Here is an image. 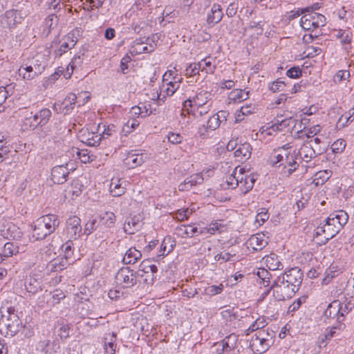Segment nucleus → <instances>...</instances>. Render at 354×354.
Wrapping results in <instances>:
<instances>
[{
	"label": "nucleus",
	"mask_w": 354,
	"mask_h": 354,
	"mask_svg": "<svg viewBox=\"0 0 354 354\" xmlns=\"http://www.w3.org/2000/svg\"><path fill=\"white\" fill-rule=\"evenodd\" d=\"M183 77L174 75L172 71H167L163 75V85L161 93H165L167 95L171 96L180 87Z\"/></svg>",
	"instance_id": "8"
},
{
	"label": "nucleus",
	"mask_w": 354,
	"mask_h": 354,
	"mask_svg": "<svg viewBox=\"0 0 354 354\" xmlns=\"http://www.w3.org/2000/svg\"><path fill=\"white\" fill-rule=\"evenodd\" d=\"M71 262L66 258H57L48 264V269L50 272H59L64 270Z\"/></svg>",
	"instance_id": "32"
},
{
	"label": "nucleus",
	"mask_w": 354,
	"mask_h": 354,
	"mask_svg": "<svg viewBox=\"0 0 354 354\" xmlns=\"http://www.w3.org/2000/svg\"><path fill=\"white\" fill-rule=\"evenodd\" d=\"M297 157L299 156L304 161L308 162L316 156L315 149L313 148L312 141L304 143L298 152H296Z\"/></svg>",
	"instance_id": "26"
},
{
	"label": "nucleus",
	"mask_w": 354,
	"mask_h": 354,
	"mask_svg": "<svg viewBox=\"0 0 354 354\" xmlns=\"http://www.w3.org/2000/svg\"><path fill=\"white\" fill-rule=\"evenodd\" d=\"M82 55H75L72 61L70 62L68 66L67 67V71H69V68L71 70V73L76 68L80 67L83 63L84 58L82 57Z\"/></svg>",
	"instance_id": "50"
},
{
	"label": "nucleus",
	"mask_w": 354,
	"mask_h": 354,
	"mask_svg": "<svg viewBox=\"0 0 354 354\" xmlns=\"http://www.w3.org/2000/svg\"><path fill=\"white\" fill-rule=\"evenodd\" d=\"M77 41V39L74 32H69L63 39V42L68 44L70 48H73Z\"/></svg>",
	"instance_id": "56"
},
{
	"label": "nucleus",
	"mask_w": 354,
	"mask_h": 354,
	"mask_svg": "<svg viewBox=\"0 0 354 354\" xmlns=\"http://www.w3.org/2000/svg\"><path fill=\"white\" fill-rule=\"evenodd\" d=\"M81 220L79 217L73 216L66 221V235L70 240L77 239L82 232Z\"/></svg>",
	"instance_id": "12"
},
{
	"label": "nucleus",
	"mask_w": 354,
	"mask_h": 354,
	"mask_svg": "<svg viewBox=\"0 0 354 354\" xmlns=\"http://www.w3.org/2000/svg\"><path fill=\"white\" fill-rule=\"evenodd\" d=\"M339 232L330 224L326 220L324 225L318 226L316 229V236L324 235V243H327L330 239H333Z\"/></svg>",
	"instance_id": "23"
},
{
	"label": "nucleus",
	"mask_w": 354,
	"mask_h": 354,
	"mask_svg": "<svg viewBox=\"0 0 354 354\" xmlns=\"http://www.w3.org/2000/svg\"><path fill=\"white\" fill-rule=\"evenodd\" d=\"M286 84L284 81L277 80L269 84V89L273 93L284 91Z\"/></svg>",
	"instance_id": "49"
},
{
	"label": "nucleus",
	"mask_w": 354,
	"mask_h": 354,
	"mask_svg": "<svg viewBox=\"0 0 354 354\" xmlns=\"http://www.w3.org/2000/svg\"><path fill=\"white\" fill-rule=\"evenodd\" d=\"M220 125L221 123L219 122V119L214 114L209 118L207 122L206 127L209 130L214 131L218 128Z\"/></svg>",
	"instance_id": "53"
},
{
	"label": "nucleus",
	"mask_w": 354,
	"mask_h": 354,
	"mask_svg": "<svg viewBox=\"0 0 354 354\" xmlns=\"http://www.w3.org/2000/svg\"><path fill=\"white\" fill-rule=\"evenodd\" d=\"M236 169L237 167L235 168L234 171L231 175L227 176L226 178V183L227 185V188L234 189L239 186L240 175L239 176H236Z\"/></svg>",
	"instance_id": "46"
},
{
	"label": "nucleus",
	"mask_w": 354,
	"mask_h": 354,
	"mask_svg": "<svg viewBox=\"0 0 354 354\" xmlns=\"http://www.w3.org/2000/svg\"><path fill=\"white\" fill-rule=\"evenodd\" d=\"M39 68H33L32 65L21 66L18 70V74L24 80H30L39 75Z\"/></svg>",
	"instance_id": "30"
},
{
	"label": "nucleus",
	"mask_w": 354,
	"mask_h": 354,
	"mask_svg": "<svg viewBox=\"0 0 354 354\" xmlns=\"http://www.w3.org/2000/svg\"><path fill=\"white\" fill-rule=\"evenodd\" d=\"M24 287L27 292L35 295L41 290L40 282L32 277L27 278L24 282Z\"/></svg>",
	"instance_id": "38"
},
{
	"label": "nucleus",
	"mask_w": 354,
	"mask_h": 354,
	"mask_svg": "<svg viewBox=\"0 0 354 354\" xmlns=\"http://www.w3.org/2000/svg\"><path fill=\"white\" fill-rule=\"evenodd\" d=\"M102 135L95 133L94 132H89L87 130L82 131L79 138L80 140L90 147H95L99 145Z\"/></svg>",
	"instance_id": "24"
},
{
	"label": "nucleus",
	"mask_w": 354,
	"mask_h": 354,
	"mask_svg": "<svg viewBox=\"0 0 354 354\" xmlns=\"http://www.w3.org/2000/svg\"><path fill=\"white\" fill-rule=\"evenodd\" d=\"M156 44H149L143 41L142 39H136L131 45L130 53L133 55H138L142 53H151L154 51Z\"/></svg>",
	"instance_id": "19"
},
{
	"label": "nucleus",
	"mask_w": 354,
	"mask_h": 354,
	"mask_svg": "<svg viewBox=\"0 0 354 354\" xmlns=\"http://www.w3.org/2000/svg\"><path fill=\"white\" fill-rule=\"evenodd\" d=\"M305 120H306L304 119L301 121H297L295 119H293L292 117L281 120L277 118L276 121L268 128L270 131L268 134L271 135L272 131H282L291 124L294 125L293 128L295 129H301V125L303 124V121Z\"/></svg>",
	"instance_id": "14"
},
{
	"label": "nucleus",
	"mask_w": 354,
	"mask_h": 354,
	"mask_svg": "<svg viewBox=\"0 0 354 354\" xmlns=\"http://www.w3.org/2000/svg\"><path fill=\"white\" fill-rule=\"evenodd\" d=\"M62 250L64 252V257L69 261L73 254V240L68 239L62 245Z\"/></svg>",
	"instance_id": "42"
},
{
	"label": "nucleus",
	"mask_w": 354,
	"mask_h": 354,
	"mask_svg": "<svg viewBox=\"0 0 354 354\" xmlns=\"http://www.w3.org/2000/svg\"><path fill=\"white\" fill-rule=\"evenodd\" d=\"M303 273L298 268H292L273 281L268 291L272 290L273 297L277 301L291 298L299 289Z\"/></svg>",
	"instance_id": "1"
},
{
	"label": "nucleus",
	"mask_w": 354,
	"mask_h": 354,
	"mask_svg": "<svg viewBox=\"0 0 354 354\" xmlns=\"http://www.w3.org/2000/svg\"><path fill=\"white\" fill-rule=\"evenodd\" d=\"M326 220L340 232L342 227L347 223L348 216L345 211L338 210L331 213Z\"/></svg>",
	"instance_id": "16"
},
{
	"label": "nucleus",
	"mask_w": 354,
	"mask_h": 354,
	"mask_svg": "<svg viewBox=\"0 0 354 354\" xmlns=\"http://www.w3.org/2000/svg\"><path fill=\"white\" fill-rule=\"evenodd\" d=\"M198 63L200 65L201 71L206 74H213L216 68L215 59L211 57H207Z\"/></svg>",
	"instance_id": "34"
},
{
	"label": "nucleus",
	"mask_w": 354,
	"mask_h": 354,
	"mask_svg": "<svg viewBox=\"0 0 354 354\" xmlns=\"http://www.w3.org/2000/svg\"><path fill=\"white\" fill-rule=\"evenodd\" d=\"M346 147V142L343 139H338L331 145L333 152L339 153H342Z\"/></svg>",
	"instance_id": "51"
},
{
	"label": "nucleus",
	"mask_w": 354,
	"mask_h": 354,
	"mask_svg": "<svg viewBox=\"0 0 354 354\" xmlns=\"http://www.w3.org/2000/svg\"><path fill=\"white\" fill-rule=\"evenodd\" d=\"M236 253L234 252H227V251H223L219 254H217L214 257V260L216 261H220L222 262H227L232 261V258L235 257Z\"/></svg>",
	"instance_id": "45"
},
{
	"label": "nucleus",
	"mask_w": 354,
	"mask_h": 354,
	"mask_svg": "<svg viewBox=\"0 0 354 354\" xmlns=\"http://www.w3.org/2000/svg\"><path fill=\"white\" fill-rule=\"evenodd\" d=\"M339 305L340 301L335 300L331 302L324 312V315L328 318L337 317L339 322H341L339 319Z\"/></svg>",
	"instance_id": "35"
},
{
	"label": "nucleus",
	"mask_w": 354,
	"mask_h": 354,
	"mask_svg": "<svg viewBox=\"0 0 354 354\" xmlns=\"http://www.w3.org/2000/svg\"><path fill=\"white\" fill-rule=\"evenodd\" d=\"M168 141L174 145H178L183 142V137L180 133L169 132L167 135Z\"/></svg>",
	"instance_id": "54"
},
{
	"label": "nucleus",
	"mask_w": 354,
	"mask_h": 354,
	"mask_svg": "<svg viewBox=\"0 0 354 354\" xmlns=\"http://www.w3.org/2000/svg\"><path fill=\"white\" fill-rule=\"evenodd\" d=\"M142 227L140 216L134 215L127 217L124 223V232L129 234H133Z\"/></svg>",
	"instance_id": "20"
},
{
	"label": "nucleus",
	"mask_w": 354,
	"mask_h": 354,
	"mask_svg": "<svg viewBox=\"0 0 354 354\" xmlns=\"http://www.w3.org/2000/svg\"><path fill=\"white\" fill-rule=\"evenodd\" d=\"M224 290V286L222 283H219L218 285H209L204 290V294L213 297L217 295L221 294Z\"/></svg>",
	"instance_id": "41"
},
{
	"label": "nucleus",
	"mask_w": 354,
	"mask_h": 354,
	"mask_svg": "<svg viewBox=\"0 0 354 354\" xmlns=\"http://www.w3.org/2000/svg\"><path fill=\"white\" fill-rule=\"evenodd\" d=\"M203 180L204 178L201 174H194L181 183L178 185V189L181 192L189 190L193 186L202 184Z\"/></svg>",
	"instance_id": "25"
},
{
	"label": "nucleus",
	"mask_w": 354,
	"mask_h": 354,
	"mask_svg": "<svg viewBox=\"0 0 354 354\" xmlns=\"http://www.w3.org/2000/svg\"><path fill=\"white\" fill-rule=\"evenodd\" d=\"M77 96L74 93H70L60 104H55L53 109L59 113L67 115L71 113L76 102Z\"/></svg>",
	"instance_id": "17"
},
{
	"label": "nucleus",
	"mask_w": 354,
	"mask_h": 354,
	"mask_svg": "<svg viewBox=\"0 0 354 354\" xmlns=\"http://www.w3.org/2000/svg\"><path fill=\"white\" fill-rule=\"evenodd\" d=\"M252 147L250 143L244 142L239 144L234 152V156L239 161H245L251 156Z\"/></svg>",
	"instance_id": "27"
},
{
	"label": "nucleus",
	"mask_w": 354,
	"mask_h": 354,
	"mask_svg": "<svg viewBox=\"0 0 354 354\" xmlns=\"http://www.w3.org/2000/svg\"><path fill=\"white\" fill-rule=\"evenodd\" d=\"M142 257V253L135 247L130 248L124 254L122 262L124 264H134Z\"/></svg>",
	"instance_id": "31"
},
{
	"label": "nucleus",
	"mask_w": 354,
	"mask_h": 354,
	"mask_svg": "<svg viewBox=\"0 0 354 354\" xmlns=\"http://www.w3.org/2000/svg\"><path fill=\"white\" fill-rule=\"evenodd\" d=\"M337 37L340 39V41L342 44H350L352 39V37L348 32H346L342 30H339L337 35Z\"/></svg>",
	"instance_id": "58"
},
{
	"label": "nucleus",
	"mask_w": 354,
	"mask_h": 354,
	"mask_svg": "<svg viewBox=\"0 0 354 354\" xmlns=\"http://www.w3.org/2000/svg\"><path fill=\"white\" fill-rule=\"evenodd\" d=\"M110 192L113 196L118 197L125 193V188L122 187L121 184L114 182L112 180L110 185Z\"/></svg>",
	"instance_id": "43"
},
{
	"label": "nucleus",
	"mask_w": 354,
	"mask_h": 354,
	"mask_svg": "<svg viewBox=\"0 0 354 354\" xmlns=\"http://www.w3.org/2000/svg\"><path fill=\"white\" fill-rule=\"evenodd\" d=\"M299 24L303 29L314 31L325 26L326 17L322 14L312 12L303 16Z\"/></svg>",
	"instance_id": "6"
},
{
	"label": "nucleus",
	"mask_w": 354,
	"mask_h": 354,
	"mask_svg": "<svg viewBox=\"0 0 354 354\" xmlns=\"http://www.w3.org/2000/svg\"><path fill=\"white\" fill-rule=\"evenodd\" d=\"M26 15V13L21 10H7L3 15L0 16V26L3 28H14L18 24L21 23Z\"/></svg>",
	"instance_id": "7"
},
{
	"label": "nucleus",
	"mask_w": 354,
	"mask_h": 354,
	"mask_svg": "<svg viewBox=\"0 0 354 354\" xmlns=\"http://www.w3.org/2000/svg\"><path fill=\"white\" fill-rule=\"evenodd\" d=\"M238 10V2H232L231 3L226 9V15L228 17H234L237 12Z\"/></svg>",
	"instance_id": "61"
},
{
	"label": "nucleus",
	"mask_w": 354,
	"mask_h": 354,
	"mask_svg": "<svg viewBox=\"0 0 354 354\" xmlns=\"http://www.w3.org/2000/svg\"><path fill=\"white\" fill-rule=\"evenodd\" d=\"M346 328V325L344 323L339 322L337 326L331 327L329 330L326 329L325 333V338L331 339L333 337H337L339 333Z\"/></svg>",
	"instance_id": "40"
},
{
	"label": "nucleus",
	"mask_w": 354,
	"mask_h": 354,
	"mask_svg": "<svg viewBox=\"0 0 354 354\" xmlns=\"http://www.w3.org/2000/svg\"><path fill=\"white\" fill-rule=\"evenodd\" d=\"M211 96L212 94L210 93L205 91H201L192 98H189L184 101L183 104V109H189V108L195 106L212 104V103L209 102Z\"/></svg>",
	"instance_id": "11"
},
{
	"label": "nucleus",
	"mask_w": 354,
	"mask_h": 354,
	"mask_svg": "<svg viewBox=\"0 0 354 354\" xmlns=\"http://www.w3.org/2000/svg\"><path fill=\"white\" fill-rule=\"evenodd\" d=\"M276 332L267 328L255 333L250 342V347L255 354L266 353L274 344Z\"/></svg>",
	"instance_id": "5"
},
{
	"label": "nucleus",
	"mask_w": 354,
	"mask_h": 354,
	"mask_svg": "<svg viewBox=\"0 0 354 354\" xmlns=\"http://www.w3.org/2000/svg\"><path fill=\"white\" fill-rule=\"evenodd\" d=\"M351 304H343L340 302L339 305V319L341 322L344 320V317L351 310Z\"/></svg>",
	"instance_id": "55"
},
{
	"label": "nucleus",
	"mask_w": 354,
	"mask_h": 354,
	"mask_svg": "<svg viewBox=\"0 0 354 354\" xmlns=\"http://www.w3.org/2000/svg\"><path fill=\"white\" fill-rule=\"evenodd\" d=\"M239 340L238 335L232 333L227 336L223 341V349L224 351H230L235 349L237 346V342Z\"/></svg>",
	"instance_id": "37"
},
{
	"label": "nucleus",
	"mask_w": 354,
	"mask_h": 354,
	"mask_svg": "<svg viewBox=\"0 0 354 354\" xmlns=\"http://www.w3.org/2000/svg\"><path fill=\"white\" fill-rule=\"evenodd\" d=\"M59 346L56 342L51 341L50 339L46 338L44 335L41 336L39 340L35 345L37 354H51L57 352Z\"/></svg>",
	"instance_id": "13"
},
{
	"label": "nucleus",
	"mask_w": 354,
	"mask_h": 354,
	"mask_svg": "<svg viewBox=\"0 0 354 354\" xmlns=\"http://www.w3.org/2000/svg\"><path fill=\"white\" fill-rule=\"evenodd\" d=\"M116 216L111 212H105L100 216V221L106 227H113L115 225Z\"/></svg>",
	"instance_id": "39"
},
{
	"label": "nucleus",
	"mask_w": 354,
	"mask_h": 354,
	"mask_svg": "<svg viewBox=\"0 0 354 354\" xmlns=\"http://www.w3.org/2000/svg\"><path fill=\"white\" fill-rule=\"evenodd\" d=\"M286 75L290 78H299L301 75V71L299 66H294L287 71Z\"/></svg>",
	"instance_id": "60"
},
{
	"label": "nucleus",
	"mask_w": 354,
	"mask_h": 354,
	"mask_svg": "<svg viewBox=\"0 0 354 354\" xmlns=\"http://www.w3.org/2000/svg\"><path fill=\"white\" fill-rule=\"evenodd\" d=\"M158 268L153 264L151 260L145 259L139 265L136 272L138 277L144 278L145 282L147 284H152L156 278Z\"/></svg>",
	"instance_id": "10"
},
{
	"label": "nucleus",
	"mask_w": 354,
	"mask_h": 354,
	"mask_svg": "<svg viewBox=\"0 0 354 354\" xmlns=\"http://www.w3.org/2000/svg\"><path fill=\"white\" fill-rule=\"evenodd\" d=\"M68 174V169L64 165L55 166L51 171V180L54 183L63 184L66 181Z\"/></svg>",
	"instance_id": "22"
},
{
	"label": "nucleus",
	"mask_w": 354,
	"mask_h": 354,
	"mask_svg": "<svg viewBox=\"0 0 354 354\" xmlns=\"http://www.w3.org/2000/svg\"><path fill=\"white\" fill-rule=\"evenodd\" d=\"M350 77V72L348 70H340L334 76V81L336 83H340Z\"/></svg>",
	"instance_id": "52"
},
{
	"label": "nucleus",
	"mask_w": 354,
	"mask_h": 354,
	"mask_svg": "<svg viewBox=\"0 0 354 354\" xmlns=\"http://www.w3.org/2000/svg\"><path fill=\"white\" fill-rule=\"evenodd\" d=\"M239 186L243 194L249 192L254 187L257 180V175L254 173L245 174L243 169H239Z\"/></svg>",
	"instance_id": "15"
},
{
	"label": "nucleus",
	"mask_w": 354,
	"mask_h": 354,
	"mask_svg": "<svg viewBox=\"0 0 354 354\" xmlns=\"http://www.w3.org/2000/svg\"><path fill=\"white\" fill-rule=\"evenodd\" d=\"M268 218L269 215L267 210L265 208H261L259 209V212L256 216V221L263 223L268 219Z\"/></svg>",
	"instance_id": "62"
},
{
	"label": "nucleus",
	"mask_w": 354,
	"mask_h": 354,
	"mask_svg": "<svg viewBox=\"0 0 354 354\" xmlns=\"http://www.w3.org/2000/svg\"><path fill=\"white\" fill-rule=\"evenodd\" d=\"M60 221L55 214H47L37 218L32 225V237L42 240L51 234L59 225Z\"/></svg>",
	"instance_id": "4"
},
{
	"label": "nucleus",
	"mask_w": 354,
	"mask_h": 354,
	"mask_svg": "<svg viewBox=\"0 0 354 354\" xmlns=\"http://www.w3.org/2000/svg\"><path fill=\"white\" fill-rule=\"evenodd\" d=\"M97 221L95 219L89 220L85 225L84 233L86 235L91 234L93 231L97 230Z\"/></svg>",
	"instance_id": "59"
},
{
	"label": "nucleus",
	"mask_w": 354,
	"mask_h": 354,
	"mask_svg": "<svg viewBox=\"0 0 354 354\" xmlns=\"http://www.w3.org/2000/svg\"><path fill=\"white\" fill-rule=\"evenodd\" d=\"M137 273L129 267L121 268L115 274L116 283L123 288H130L137 283Z\"/></svg>",
	"instance_id": "9"
},
{
	"label": "nucleus",
	"mask_w": 354,
	"mask_h": 354,
	"mask_svg": "<svg viewBox=\"0 0 354 354\" xmlns=\"http://www.w3.org/2000/svg\"><path fill=\"white\" fill-rule=\"evenodd\" d=\"M265 264L270 270H279L283 269V265L279 257L274 253L264 257Z\"/></svg>",
	"instance_id": "33"
},
{
	"label": "nucleus",
	"mask_w": 354,
	"mask_h": 354,
	"mask_svg": "<svg viewBox=\"0 0 354 354\" xmlns=\"http://www.w3.org/2000/svg\"><path fill=\"white\" fill-rule=\"evenodd\" d=\"M45 21L46 26L51 28L57 26L58 19L55 15H49Z\"/></svg>",
	"instance_id": "64"
},
{
	"label": "nucleus",
	"mask_w": 354,
	"mask_h": 354,
	"mask_svg": "<svg viewBox=\"0 0 354 354\" xmlns=\"http://www.w3.org/2000/svg\"><path fill=\"white\" fill-rule=\"evenodd\" d=\"M14 254V246L12 243L8 242L4 245L2 253H0V263H1L5 258L12 256Z\"/></svg>",
	"instance_id": "47"
},
{
	"label": "nucleus",
	"mask_w": 354,
	"mask_h": 354,
	"mask_svg": "<svg viewBox=\"0 0 354 354\" xmlns=\"http://www.w3.org/2000/svg\"><path fill=\"white\" fill-rule=\"evenodd\" d=\"M223 14L221 6L219 4L214 3L211 8V12L207 15V22L209 24H215L220 22Z\"/></svg>",
	"instance_id": "29"
},
{
	"label": "nucleus",
	"mask_w": 354,
	"mask_h": 354,
	"mask_svg": "<svg viewBox=\"0 0 354 354\" xmlns=\"http://www.w3.org/2000/svg\"><path fill=\"white\" fill-rule=\"evenodd\" d=\"M233 99L239 100V102L243 101L248 98V92L243 90H236L232 93Z\"/></svg>",
	"instance_id": "57"
},
{
	"label": "nucleus",
	"mask_w": 354,
	"mask_h": 354,
	"mask_svg": "<svg viewBox=\"0 0 354 354\" xmlns=\"http://www.w3.org/2000/svg\"><path fill=\"white\" fill-rule=\"evenodd\" d=\"M292 148L290 143H287L281 147L274 149L271 156L273 165H277L279 163V167L283 166L284 169L288 168L284 171V174L287 176L290 175L299 166L296 161V151L295 150L292 153Z\"/></svg>",
	"instance_id": "3"
},
{
	"label": "nucleus",
	"mask_w": 354,
	"mask_h": 354,
	"mask_svg": "<svg viewBox=\"0 0 354 354\" xmlns=\"http://www.w3.org/2000/svg\"><path fill=\"white\" fill-rule=\"evenodd\" d=\"M268 237L263 233H257L250 237L248 244L253 250L259 251L268 244Z\"/></svg>",
	"instance_id": "21"
},
{
	"label": "nucleus",
	"mask_w": 354,
	"mask_h": 354,
	"mask_svg": "<svg viewBox=\"0 0 354 354\" xmlns=\"http://www.w3.org/2000/svg\"><path fill=\"white\" fill-rule=\"evenodd\" d=\"M175 233L180 237H192L194 235L198 234H201L202 231H198L197 227L193 225H181L175 229Z\"/></svg>",
	"instance_id": "28"
},
{
	"label": "nucleus",
	"mask_w": 354,
	"mask_h": 354,
	"mask_svg": "<svg viewBox=\"0 0 354 354\" xmlns=\"http://www.w3.org/2000/svg\"><path fill=\"white\" fill-rule=\"evenodd\" d=\"M212 107V104L201 106H195L193 108H189V109H183V111L187 112V113L190 115H193L194 118L202 117L203 115L208 113Z\"/></svg>",
	"instance_id": "36"
},
{
	"label": "nucleus",
	"mask_w": 354,
	"mask_h": 354,
	"mask_svg": "<svg viewBox=\"0 0 354 354\" xmlns=\"http://www.w3.org/2000/svg\"><path fill=\"white\" fill-rule=\"evenodd\" d=\"M267 325L266 320L264 318H258L253 324L248 328V332L258 331L260 330H266L265 328Z\"/></svg>",
	"instance_id": "44"
},
{
	"label": "nucleus",
	"mask_w": 354,
	"mask_h": 354,
	"mask_svg": "<svg viewBox=\"0 0 354 354\" xmlns=\"http://www.w3.org/2000/svg\"><path fill=\"white\" fill-rule=\"evenodd\" d=\"M52 117V112L48 108H43L35 113L27 112L22 120L21 127L24 131L37 130L40 139H44L52 134L50 125H47Z\"/></svg>",
	"instance_id": "2"
},
{
	"label": "nucleus",
	"mask_w": 354,
	"mask_h": 354,
	"mask_svg": "<svg viewBox=\"0 0 354 354\" xmlns=\"http://www.w3.org/2000/svg\"><path fill=\"white\" fill-rule=\"evenodd\" d=\"M136 151H131L127 155L124 163L129 168H135L142 165L148 158L145 153H136Z\"/></svg>",
	"instance_id": "18"
},
{
	"label": "nucleus",
	"mask_w": 354,
	"mask_h": 354,
	"mask_svg": "<svg viewBox=\"0 0 354 354\" xmlns=\"http://www.w3.org/2000/svg\"><path fill=\"white\" fill-rule=\"evenodd\" d=\"M268 274L269 272L265 269H262L257 272V275L263 280L265 286H268L270 284V278L268 277Z\"/></svg>",
	"instance_id": "63"
},
{
	"label": "nucleus",
	"mask_w": 354,
	"mask_h": 354,
	"mask_svg": "<svg viewBox=\"0 0 354 354\" xmlns=\"http://www.w3.org/2000/svg\"><path fill=\"white\" fill-rule=\"evenodd\" d=\"M200 71V65L198 63H193L190 64L186 68L185 75L187 77H192L198 75Z\"/></svg>",
	"instance_id": "48"
}]
</instances>
